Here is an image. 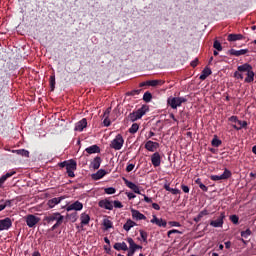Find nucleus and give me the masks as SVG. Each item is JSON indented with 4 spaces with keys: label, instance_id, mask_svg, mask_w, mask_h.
Here are the masks:
<instances>
[{
    "label": "nucleus",
    "instance_id": "1",
    "mask_svg": "<svg viewBox=\"0 0 256 256\" xmlns=\"http://www.w3.org/2000/svg\"><path fill=\"white\" fill-rule=\"evenodd\" d=\"M246 73V77L244 76ZM235 79H244L245 83H253L255 81V72H253V66L249 63H244L237 67V71L234 72Z\"/></svg>",
    "mask_w": 256,
    "mask_h": 256
},
{
    "label": "nucleus",
    "instance_id": "2",
    "mask_svg": "<svg viewBox=\"0 0 256 256\" xmlns=\"http://www.w3.org/2000/svg\"><path fill=\"white\" fill-rule=\"evenodd\" d=\"M167 103H168V105H170V107L172 109H177V107H181V105H183V103H187V98H185V97H170L167 99Z\"/></svg>",
    "mask_w": 256,
    "mask_h": 256
},
{
    "label": "nucleus",
    "instance_id": "3",
    "mask_svg": "<svg viewBox=\"0 0 256 256\" xmlns=\"http://www.w3.org/2000/svg\"><path fill=\"white\" fill-rule=\"evenodd\" d=\"M124 143L125 140L123 139V136L121 134H118L116 135L115 139L111 141L110 147L111 149H115V151H121Z\"/></svg>",
    "mask_w": 256,
    "mask_h": 256
},
{
    "label": "nucleus",
    "instance_id": "4",
    "mask_svg": "<svg viewBox=\"0 0 256 256\" xmlns=\"http://www.w3.org/2000/svg\"><path fill=\"white\" fill-rule=\"evenodd\" d=\"M66 171L68 177H75L74 171H77V162L73 159L69 160L66 166Z\"/></svg>",
    "mask_w": 256,
    "mask_h": 256
},
{
    "label": "nucleus",
    "instance_id": "5",
    "mask_svg": "<svg viewBox=\"0 0 256 256\" xmlns=\"http://www.w3.org/2000/svg\"><path fill=\"white\" fill-rule=\"evenodd\" d=\"M231 177V171L225 168L224 172L221 175H212L210 176L211 181H223Z\"/></svg>",
    "mask_w": 256,
    "mask_h": 256
},
{
    "label": "nucleus",
    "instance_id": "6",
    "mask_svg": "<svg viewBox=\"0 0 256 256\" xmlns=\"http://www.w3.org/2000/svg\"><path fill=\"white\" fill-rule=\"evenodd\" d=\"M40 221H41V218H39L33 214H29L26 216V224L30 228L35 227V225H37V223H39Z\"/></svg>",
    "mask_w": 256,
    "mask_h": 256
},
{
    "label": "nucleus",
    "instance_id": "7",
    "mask_svg": "<svg viewBox=\"0 0 256 256\" xmlns=\"http://www.w3.org/2000/svg\"><path fill=\"white\" fill-rule=\"evenodd\" d=\"M225 221V212H221L220 216L216 220L210 221L211 227L219 228L223 227V223Z\"/></svg>",
    "mask_w": 256,
    "mask_h": 256
},
{
    "label": "nucleus",
    "instance_id": "8",
    "mask_svg": "<svg viewBox=\"0 0 256 256\" xmlns=\"http://www.w3.org/2000/svg\"><path fill=\"white\" fill-rule=\"evenodd\" d=\"M13 226L11 218H5L0 220V231H8Z\"/></svg>",
    "mask_w": 256,
    "mask_h": 256
},
{
    "label": "nucleus",
    "instance_id": "9",
    "mask_svg": "<svg viewBox=\"0 0 256 256\" xmlns=\"http://www.w3.org/2000/svg\"><path fill=\"white\" fill-rule=\"evenodd\" d=\"M123 181H124L126 187L131 189V191H133L137 195H141V190H139V186H137V184L127 180V178H123Z\"/></svg>",
    "mask_w": 256,
    "mask_h": 256
},
{
    "label": "nucleus",
    "instance_id": "10",
    "mask_svg": "<svg viewBox=\"0 0 256 256\" xmlns=\"http://www.w3.org/2000/svg\"><path fill=\"white\" fill-rule=\"evenodd\" d=\"M101 209H107L108 211H113V201L109 199L100 200L98 203Z\"/></svg>",
    "mask_w": 256,
    "mask_h": 256
},
{
    "label": "nucleus",
    "instance_id": "11",
    "mask_svg": "<svg viewBox=\"0 0 256 256\" xmlns=\"http://www.w3.org/2000/svg\"><path fill=\"white\" fill-rule=\"evenodd\" d=\"M82 210H83V203H81L80 201H75L74 203L66 207V211H82Z\"/></svg>",
    "mask_w": 256,
    "mask_h": 256
},
{
    "label": "nucleus",
    "instance_id": "12",
    "mask_svg": "<svg viewBox=\"0 0 256 256\" xmlns=\"http://www.w3.org/2000/svg\"><path fill=\"white\" fill-rule=\"evenodd\" d=\"M145 149H147V151H150L151 153H155V151L159 149V143L149 140L145 144Z\"/></svg>",
    "mask_w": 256,
    "mask_h": 256
},
{
    "label": "nucleus",
    "instance_id": "13",
    "mask_svg": "<svg viewBox=\"0 0 256 256\" xmlns=\"http://www.w3.org/2000/svg\"><path fill=\"white\" fill-rule=\"evenodd\" d=\"M56 223L52 226L51 231H55L60 225H63V221H65V216L61 215V213L56 212Z\"/></svg>",
    "mask_w": 256,
    "mask_h": 256
},
{
    "label": "nucleus",
    "instance_id": "14",
    "mask_svg": "<svg viewBox=\"0 0 256 256\" xmlns=\"http://www.w3.org/2000/svg\"><path fill=\"white\" fill-rule=\"evenodd\" d=\"M153 218L150 220V223L153 225H157L158 227H167V221L163 220V218H157L156 215L152 216Z\"/></svg>",
    "mask_w": 256,
    "mask_h": 256
},
{
    "label": "nucleus",
    "instance_id": "15",
    "mask_svg": "<svg viewBox=\"0 0 256 256\" xmlns=\"http://www.w3.org/2000/svg\"><path fill=\"white\" fill-rule=\"evenodd\" d=\"M151 163L154 167H159L161 165V154H159V152L152 154Z\"/></svg>",
    "mask_w": 256,
    "mask_h": 256
},
{
    "label": "nucleus",
    "instance_id": "16",
    "mask_svg": "<svg viewBox=\"0 0 256 256\" xmlns=\"http://www.w3.org/2000/svg\"><path fill=\"white\" fill-rule=\"evenodd\" d=\"M131 213L133 219L136 221H145V219H147V217L143 213L139 212V210L131 209Z\"/></svg>",
    "mask_w": 256,
    "mask_h": 256
},
{
    "label": "nucleus",
    "instance_id": "17",
    "mask_svg": "<svg viewBox=\"0 0 256 256\" xmlns=\"http://www.w3.org/2000/svg\"><path fill=\"white\" fill-rule=\"evenodd\" d=\"M228 53L229 55H233L234 57H241V55H247V53H249V49H241V50L230 49Z\"/></svg>",
    "mask_w": 256,
    "mask_h": 256
},
{
    "label": "nucleus",
    "instance_id": "18",
    "mask_svg": "<svg viewBox=\"0 0 256 256\" xmlns=\"http://www.w3.org/2000/svg\"><path fill=\"white\" fill-rule=\"evenodd\" d=\"M63 199H65V196H61L58 198H52V199L48 200L47 205L50 209H53V207H55L56 205H59V203H61V201H63Z\"/></svg>",
    "mask_w": 256,
    "mask_h": 256
},
{
    "label": "nucleus",
    "instance_id": "19",
    "mask_svg": "<svg viewBox=\"0 0 256 256\" xmlns=\"http://www.w3.org/2000/svg\"><path fill=\"white\" fill-rule=\"evenodd\" d=\"M85 127H87V119L83 118L82 120H80L79 122H77L75 124V131H83V129H85Z\"/></svg>",
    "mask_w": 256,
    "mask_h": 256
},
{
    "label": "nucleus",
    "instance_id": "20",
    "mask_svg": "<svg viewBox=\"0 0 256 256\" xmlns=\"http://www.w3.org/2000/svg\"><path fill=\"white\" fill-rule=\"evenodd\" d=\"M107 175V171L100 169L96 173L92 174V179L94 181H99V179H103Z\"/></svg>",
    "mask_w": 256,
    "mask_h": 256
},
{
    "label": "nucleus",
    "instance_id": "21",
    "mask_svg": "<svg viewBox=\"0 0 256 256\" xmlns=\"http://www.w3.org/2000/svg\"><path fill=\"white\" fill-rule=\"evenodd\" d=\"M16 173H17L16 171H10V172H7L2 177H0V189L5 184V181H7V179H9V177H13V175H15Z\"/></svg>",
    "mask_w": 256,
    "mask_h": 256
},
{
    "label": "nucleus",
    "instance_id": "22",
    "mask_svg": "<svg viewBox=\"0 0 256 256\" xmlns=\"http://www.w3.org/2000/svg\"><path fill=\"white\" fill-rule=\"evenodd\" d=\"M85 151L89 155H93L94 153H101V148H99V146H97V145H92V146L86 148Z\"/></svg>",
    "mask_w": 256,
    "mask_h": 256
},
{
    "label": "nucleus",
    "instance_id": "23",
    "mask_svg": "<svg viewBox=\"0 0 256 256\" xmlns=\"http://www.w3.org/2000/svg\"><path fill=\"white\" fill-rule=\"evenodd\" d=\"M137 226V223H135V221L128 219L126 221V223L123 225V229L124 231H131V229H133V227Z\"/></svg>",
    "mask_w": 256,
    "mask_h": 256
},
{
    "label": "nucleus",
    "instance_id": "24",
    "mask_svg": "<svg viewBox=\"0 0 256 256\" xmlns=\"http://www.w3.org/2000/svg\"><path fill=\"white\" fill-rule=\"evenodd\" d=\"M114 249H116V251H129V247H127V243L125 242L115 243Z\"/></svg>",
    "mask_w": 256,
    "mask_h": 256
},
{
    "label": "nucleus",
    "instance_id": "25",
    "mask_svg": "<svg viewBox=\"0 0 256 256\" xmlns=\"http://www.w3.org/2000/svg\"><path fill=\"white\" fill-rule=\"evenodd\" d=\"M245 39L243 34H229L228 35V41L233 42V41H241Z\"/></svg>",
    "mask_w": 256,
    "mask_h": 256
},
{
    "label": "nucleus",
    "instance_id": "26",
    "mask_svg": "<svg viewBox=\"0 0 256 256\" xmlns=\"http://www.w3.org/2000/svg\"><path fill=\"white\" fill-rule=\"evenodd\" d=\"M147 111H149L147 106H142L140 109H138L137 111H134L133 113L136 114L138 119H141V117H143V115H145Z\"/></svg>",
    "mask_w": 256,
    "mask_h": 256
},
{
    "label": "nucleus",
    "instance_id": "27",
    "mask_svg": "<svg viewBox=\"0 0 256 256\" xmlns=\"http://www.w3.org/2000/svg\"><path fill=\"white\" fill-rule=\"evenodd\" d=\"M164 189L166 191H169L170 193H172V195H179V193H181V190H179L177 188H171L169 183L164 184Z\"/></svg>",
    "mask_w": 256,
    "mask_h": 256
},
{
    "label": "nucleus",
    "instance_id": "28",
    "mask_svg": "<svg viewBox=\"0 0 256 256\" xmlns=\"http://www.w3.org/2000/svg\"><path fill=\"white\" fill-rule=\"evenodd\" d=\"M81 225H89L91 217L87 213H82L80 217Z\"/></svg>",
    "mask_w": 256,
    "mask_h": 256
},
{
    "label": "nucleus",
    "instance_id": "29",
    "mask_svg": "<svg viewBox=\"0 0 256 256\" xmlns=\"http://www.w3.org/2000/svg\"><path fill=\"white\" fill-rule=\"evenodd\" d=\"M212 71L211 68H204L199 79H201V81H205V79H207V77H209V75H211Z\"/></svg>",
    "mask_w": 256,
    "mask_h": 256
},
{
    "label": "nucleus",
    "instance_id": "30",
    "mask_svg": "<svg viewBox=\"0 0 256 256\" xmlns=\"http://www.w3.org/2000/svg\"><path fill=\"white\" fill-rule=\"evenodd\" d=\"M101 161V157H95L94 160L91 162L92 169H99L101 167Z\"/></svg>",
    "mask_w": 256,
    "mask_h": 256
},
{
    "label": "nucleus",
    "instance_id": "31",
    "mask_svg": "<svg viewBox=\"0 0 256 256\" xmlns=\"http://www.w3.org/2000/svg\"><path fill=\"white\" fill-rule=\"evenodd\" d=\"M165 83L163 80H148L147 85L149 87H157V85H163Z\"/></svg>",
    "mask_w": 256,
    "mask_h": 256
},
{
    "label": "nucleus",
    "instance_id": "32",
    "mask_svg": "<svg viewBox=\"0 0 256 256\" xmlns=\"http://www.w3.org/2000/svg\"><path fill=\"white\" fill-rule=\"evenodd\" d=\"M16 155H20L21 157H29V151L25 149L12 150Z\"/></svg>",
    "mask_w": 256,
    "mask_h": 256
},
{
    "label": "nucleus",
    "instance_id": "33",
    "mask_svg": "<svg viewBox=\"0 0 256 256\" xmlns=\"http://www.w3.org/2000/svg\"><path fill=\"white\" fill-rule=\"evenodd\" d=\"M103 226H104V229L108 231V229H113V222L108 218H105L103 220Z\"/></svg>",
    "mask_w": 256,
    "mask_h": 256
},
{
    "label": "nucleus",
    "instance_id": "34",
    "mask_svg": "<svg viewBox=\"0 0 256 256\" xmlns=\"http://www.w3.org/2000/svg\"><path fill=\"white\" fill-rule=\"evenodd\" d=\"M56 218H57V212H55V213H53V214H51L49 216H46L44 218V221H46V223L51 224V223L55 222Z\"/></svg>",
    "mask_w": 256,
    "mask_h": 256
},
{
    "label": "nucleus",
    "instance_id": "35",
    "mask_svg": "<svg viewBox=\"0 0 256 256\" xmlns=\"http://www.w3.org/2000/svg\"><path fill=\"white\" fill-rule=\"evenodd\" d=\"M127 242L129 243V249L132 251H137V244L135 243V241L133 240V238H128Z\"/></svg>",
    "mask_w": 256,
    "mask_h": 256
},
{
    "label": "nucleus",
    "instance_id": "36",
    "mask_svg": "<svg viewBox=\"0 0 256 256\" xmlns=\"http://www.w3.org/2000/svg\"><path fill=\"white\" fill-rule=\"evenodd\" d=\"M151 99H153L151 92H145L143 95V101H145V103H150Z\"/></svg>",
    "mask_w": 256,
    "mask_h": 256
},
{
    "label": "nucleus",
    "instance_id": "37",
    "mask_svg": "<svg viewBox=\"0 0 256 256\" xmlns=\"http://www.w3.org/2000/svg\"><path fill=\"white\" fill-rule=\"evenodd\" d=\"M221 143V140L217 138V136H215L211 141L212 147H220Z\"/></svg>",
    "mask_w": 256,
    "mask_h": 256
},
{
    "label": "nucleus",
    "instance_id": "38",
    "mask_svg": "<svg viewBox=\"0 0 256 256\" xmlns=\"http://www.w3.org/2000/svg\"><path fill=\"white\" fill-rule=\"evenodd\" d=\"M137 131H139V124L137 123L132 124V126L129 128V133H132L133 135L137 133Z\"/></svg>",
    "mask_w": 256,
    "mask_h": 256
},
{
    "label": "nucleus",
    "instance_id": "39",
    "mask_svg": "<svg viewBox=\"0 0 256 256\" xmlns=\"http://www.w3.org/2000/svg\"><path fill=\"white\" fill-rule=\"evenodd\" d=\"M116 191L117 190L114 187H108L104 189L106 195H115Z\"/></svg>",
    "mask_w": 256,
    "mask_h": 256
},
{
    "label": "nucleus",
    "instance_id": "40",
    "mask_svg": "<svg viewBox=\"0 0 256 256\" xmlns=\"http://www.w3.org/2000/svg\"><path fill=\"white\" fill-rule=\"evenodd\" d=\"M213 47L216 49V51H223V46H221V42L218 40L214 41Z\"/></svg>",
    "mask_w": 256,
    "mask_h": 256
},
{
    "label": "nucleus",
    "instance_id": "41",
    "mask_svg": "<svg viewBox=\"0 0 256 256\" xmlns=\"http://www.w3.org/2000/svg\"><path fill=\"white\" fill-rule=\"evenodd\" d=\"M112 205L115 209H123V204L119 200L112 201Z\"/></svg>",
    "mask_w": 256,
    "mask_h": 256
},
{
    "label": "nucleus",
    "instance_id": "42",
    "mask_svg": "<svg viewBox=\"0 0 256 256\" xmlns=\"http://www.w3.org/2000/svg\"><path fill=\"white\" fill-rule=\"evenodd\" d=\"M68 219H70V221H72V223H75V221H77V219H78L77 212H73V213L69 214Z\"/></svg>",
    "mask_w": 256,
    "mask_h": 256
},
{
    "label": "nucleus",
    "instance_id": "43",
    "mask_svg": "<svg viewBox=\"0 0 256 256\" xmlns=\"http://www.w3.org/2000/svg\"><path fill=\"white\" fill-rule=\"evenodd\" d=\"M249 236H251V230L247 229L241 232V237H244V239H247Z\"/></svg>",
    "mask_w": 256,
    "mask_h": 256
},
{
    "label": "nucleus",
    "instance_id": "44",
    "mask_svg": "<svg viewBox=\"0 0 256 256\" xmlns=\"http://www.w3.org/2000/svg\"><path fill=\"white\" fill-rule=\"evenodd\" d=\"M140 236H141V239L143 240L144 243H147V232L143 231V230H140Z\"/></svg>",
    "mask_w": 256,
    "mask_h": 256
},
{
    "label": "nucleus",
    "instance_id": "45",
    "mask_svg": "<svg viewBox=\"0 0 256 256\" xmlns=\"http://www.w3.org/2000/svg\"><path fill=\"white\" fill-rule=\"evenodd\" d=\"M128 119H130L132 123H135V121H138L139 118H137L136 114L132 112L129 114Z\"/></svg>",
    "mask_w": 256,
    "mask_h": 256
},
{
    "label": "nucleus",
    "instance_id": "46",
    "mask_svg": "<svg viewBox=\"0 0 256 256\" xmlns=\"http://www.w3.org/2000/svg\"><path fill=\"white\" fill-rule=\"evenodd\" d=\"M230 221H232L234 223V225H237V223H239V216L231 215L230 216Z\"/></svg>",
    "mask_w": 256,
    "mask_h": 256
},
{
    "label": "nucleus",
    "instance_id": "47",
    "mask_svg": "<svg viewBox=\"0 0 256 256\" xmlns=\"http://www.w3.org/2000/svg\"><path fill=\"white\" fill-rule=\"evenodd\" d=\"M50 87L52 91L55 89V75L50 76Z\"/></svg>",
    "mask_w": 256,
    "mask_h": 256
},
{
    "label": "nucleus",
    "instance_id": "48",
    "mask_svg": "<svg viewBox=\"0 0 256 256\" xmlns=\"http://www.w3.org/2000/svg\"><path fill=\"white\" fill-rule=\"evenodd\" d=\"M103 125L104 127H109V125H111V120H109V116H104Z\"/></svg>",
    "mask_w": 256,
    "mask_h": 256
},
{
    "label": "nucleus",
    "instance_id": "49",
    "mask_svg": "<svg viewBox=\"0 0 256 256\" xmlns=\"http://www.w3.org/2000/svg\"><path fill=\"white\" fill-rule=\"evenodd\" d=\"M175 233H178V234L181 235L182 232L179 231V230L173 229V230L168 231L167 236H168V237H171V235H173V234H175Z\"/></svg>",
    "mask_w": 256,
    "mask_h": 256
},
{
    "label": "nucleus",
    "instance_id": "50",
    "mask_svg": "<svg viewBox=\"0 0 256 256\" xmlns=\"http://www.w3.org/2000/svg\"><path fill=\"white\" fill-rule=\"evenodd\" d=\"M133 169H135V164H128L126 167L127 173H131V171H133Z\"/></svg>",
    "mask_w": 256,
    "mask_h": 256
},
{
    "label": "nucleus",
    "instance_id": "51",
    "mask_svg": "<svg viewBox=\"0 0 256 256\" xmlns=\"http://www.w3.org/2000/svg\"><path fill=\"white\" fill-rule=\"evenodd\" d=\"M142 195V197H144V201L145 203H153V199L152 198H149L147 195L145 194H140Z\"/></svg>",
    "mask_w": 256,
    "mask_h": 256
},
{
    "label": "nucleus",
    "instance_id": "52",
    "mask_svg": "<svg viewBox=\"0 0 256 256\" xmlns=\"http://www.w3.org/2000/svg\"><path fill=\"white\" fill-rule=\"evenodd\" d=\"M206 215H209V211H207V210H202V211L198 214V216H199L200 218H202V219H203V217H205Z\"/></svg>",
    "mask_w": 256,
    "mask_h": 256
},
{
    "label": "nucleus",
    "instance_id": "53",
    "mask_svg": "<svg viewBox=\"0 0 256 256\" xmlns=\"http://www.w3.org/2000/svg\"><path fill=\"white\" fill-rule=\"evenodd\" d=\"M229 121H230L231 123H239V118H237V116H231V117L229 118Z\"/></svg>",
    "mask_w": 256,
    "mask_h": 256
},
{
    "label": "nucleus",
    "instance_id": "54",
    "mask_svg": "<svg viewBox=\"0 0 256 256\" xmlns=\"http://www.w3.org/2000/svg\"><path fill=\"white\" fill-rule=\"evenodd\" d=\"M169 225H171V227H181V224L177 221H170Z\"/></svg>",
    "mask_w": 256,
    "mask_h": 256
},
{
    "label": "nucleus",
    "instance_id": "55",
    "mask_svg": "<svg viewBox=\"0 0 256 256\" xmlns=\"http://www.w3.org/2000/svg\"><path fill=\"white\" fill-rule=\"evenodd\" d=\"M181 189L184 193H189V186L185 185V184H182L181 185Z\"/></svg>",
    "mask_w": 256,
    "mask_h": 256
},
{
    "label": "nucleus",
    "instance_id": "56",
    "mask_svg": "<svg viewBox=\"0 0 256 256\" xmlns=\"http://www.w3.org/2000/svg\"><path fill=\"white\" fill-rule=\"evenodd\" d=\"M141 93V90H132L131 92H127V95H139Z\"/></svg>",
    "mask_w": 256,
    "mask_h": 256
},
{
    "label": "nucleus",
    "instance_id": "57",
    "mask_svg": "<svg viewBox=\"0 0 256 256\" xmlns=\"http://www.w3.org/2000/svg\"><path fill=\"white\" fill-rule=\"evenodd\" d=\"M238 127H241V129H243L246 125H247V121H241V120H238Z\"/></svg>",
    "mask_w": 256,
    "mask_h": 256
},
{
    "label": "nucleus",
    "instance_id": "58",
    "mask_svg": "<svg viewBox=\"0 0 256 256\" xmlns=\"http://www.w3.org/2000/svg\"><path fill=\"white\" fill-rule=\"evenodd\" d=\"M126 195H127L129 200L135 199V197H137L135 194H133V192H128V193H126Z\"/></svg>",
    "mask_w": 256,
    "mask_h": 256
},
{
    "label": "nucleus",
    "instance_id": "59",
    "mask_svg": "<svg viewBox=\"0 0 256 256\" xmlns=\"http://www.w3.org/2000/svg\"><path fill=\"white\" fill-rule=\"evenodd\" d=\"M110 114H111V107L105 110L103 117H109Z\"/></svg>",
    "mask_w": 256,
    "mask_h": 256
},
{
    "label": "nucleus",
    "instance_id": "60",
    "mask_svg": "<svg viewBox=\"0 0 256 256\" xmlns=\"http://www.w3.org/2000/svg\"><path fill=\"white\" fill-rule=\"evenodd\" d=\"M199 63V59L198 58H196L195 60H193L191 63H190V65H191V67H197V64Z\"/></svg>",
    "mask_w": 256,
    "mask_h": 256
},
{
    "label": "nucleus",
    "instance_id": "61",
    "mask_svg": "<svg viewBox=\"0 0 256 256\" xmlns=\"http://www.w3.org/2000/svg\"><path fill=\"white\" fill-rule=\"evenodd\" d=\"M68 164H69V161H63V162H60L58 165L59 167L63 168V167H67Z\"/></svg>",
    "mask_w": 256,
    "mask_h": 256
},
{
    "label": "nucleus",
    "instance_id": "62",
    "mask_svg": "<svg viewBox=\"0 0 256 256\" xmlns=\"http://www.w3.org/2000/svg\"><path fill=\"white\" fill-rule=\"evenodd\" d=\"M152 207L155 209V211H159L161 209V206H159L157 203H152Z\"/></svg>",
    "mask_w": 256,
    "mask_h": 256
},
{
    "label": "nucleus",
    "instance_id": "63",
    "mask_svg": "<svg viewBox=\"0 0 256 256\" xmlns=\"http://www.w3.org/2000/svg\"><path fill=\"white\" fill-rule=\"evenodd\" d=\"M2 205H5V208L11 207V200H6V201L2 202Z\"/></svg>",
    "mask_w": 256,
    "mask_h": 256
},
{
    "label": "nucleus",
    "instance_id": "64",
    "mask_svg": "<svg viewBox=\"0 0 256 256\" xmlns=\"http://www.w3.org/2000/svg\"><path fill=\"white\" fill-rule=\"evenodd\" d=\"M135 255V250H131L130 248L128 249V256H133Z\"/></svg>",
    "mask_w": 256,
    "mask_h": 256
}]
</instances>
